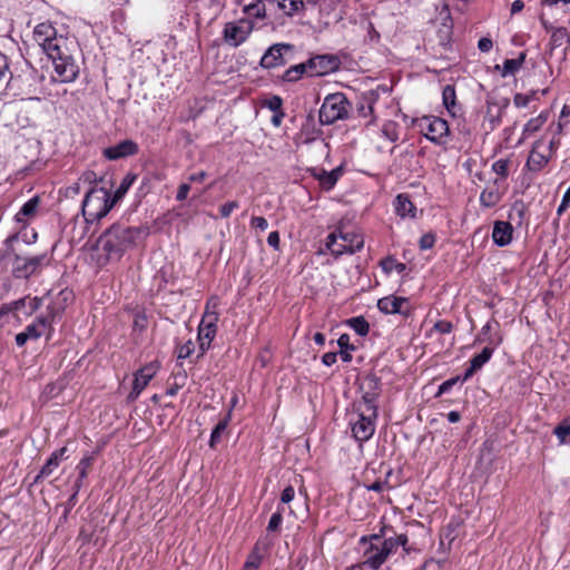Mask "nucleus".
<instances>
[{"mask_svg":"<svg viewBox=\"0 0 570 570\" xmlns=\"http://www.w3.org/2000/svg\"><path fill=\"white\" fill-rule=\"evenodd\" d=\"M264 550L265 548H262L261 543L257 542L253 551L247 557V560L244 564V570H257L262 563Z\"/></svg>","mask_w":570,"mask_h":570,"instance_id":"obj_27","label":"nucleus"},{"mask_svg":"<svg viewBox=\"0 0 570 570\" xmlns=\"http://www.w3.org/2000/svg\"><path fill=\"white\" fill-rule=\"evenodd\" d=\"M493 348L485 346L482 352L470 361V366L466 368L462 381H466L469 377H471L476 371H479L492 356Z\"/></svg>","mask_w":570,"mask_h":570,"instance_id":"obj_21","label":"nucleus"},{"mask_svg":"<svg viewBox=\"0 0 570 570\" xmlns=\"http://www.w3.org/2000/svg\"><path fill=\"white\" fill-rule=\"evenodd\" d=\"M295 497V490L292 485L286 487L281 494V502L289 503Z\"/></svg>","mask_w":570,"mask_h":570,"instance_id":"obj_52","label":"nucleus"},{"mask_svg":"<svg viewBox=\"0 0 570 570\" xmlns=\"http://www.w3.org/2000/svg\"><path fill=\"white\" fill-rule=\"evenodd\" d=\"M142 234L140 227H131L124 223H115L97 239L96 247L101 253L98 262L102 265L119 261L124 254L137 245Z\"/></svg>","mask_w":570,"mask_h":570,"instance_id":"obj_2","label":"nucleus"},{"mask_svg":"<svg viewBox=\"0 0 570 570\" xmlns=\"http://www.w3.org/2000/svg\"><path fill=\"white\" fill-rule=\"evenodd\" d=\"M435 243V236L431 233L424 234L420 238V248L421 249H430L434 246Z\"/></svg>","mask_w":570,"mask_h":570,"instance_id":"obj_48","label":"nucleus"},{"mask_svg":"<svg viewBox=\"0 0 570 570\" xmlns=\"http://www.w3.org/2000/svg\"><path fill=\"white\" fill-rule=\"evenodd\" d=\"M414 530L425 532L422 527L414 524L411 530L394 538V563L397 570H415L422 561V548L415 539Z\"/></svg>","mask_w":570,"mask_h":570,"instance_id":"obj_4","label":"nucleus"},{"mask_svg":"<svg viewBox=\"0 0 570 570\" xmlns=\"http://www.w3.org/2000/svg\"><path fill=\"white\" fill-rule=\"evenodd\" d=\"M413 305L409 298L394 296V315H402L404 318H409L412 315Z\"/></svg>","mask_w":570,"mask_h":570,"instance_id":"obj_32","label":"nucleus"},{"mask_svg":"<svg viewBox=\"0 0 570 570\" xmlns=\"http://www.w3.org/2000/svg\"><path fill=\"white\" fill-rule=\"evenodd\" d=\"M481 205L485 207H493L500 202V195L495 190H483L480 195Z\"/></svg>","mask_w":570,"mask_h":570,"instance_id":"obj_39","label":"nucleus"},{"mask_svg":"<svg viewBox=\"0 0 570 570\" xmlns=\"http://www.w3.org/2000/svg\"><path fill=\"white\" fill-rule=\"evenodd\" d=\"M395 212L402 218H415L416 216V207L405 194L396 196Z\"/></svg>","mask_w":570,"mask_h":570,"instance_id":"obj_22","label":"nucleus"},{"mask_svg":"<svg viewBox=\"0 0 570 570\" xmlns=\"http://www.w3.org/2000/svg\"><path fill=\"white\" fill-rule=\"evenodd\" d=\"M66 453H67L66 446L55 451L50 455V458L48 459L46 464L41 468L40 472L37 474L33 482L38 483L41 479H45V478H48L49 475H51L52 472L58 468L61 459L65 456Z\"/></svg>","mask_w":570,"mask_h":570,"instance_id":"obj_20","label":"nucleus"},{"mask_svg":"<svg viewBox=\"0 0 570 570\" xmlns=\"http://www.w3.org/2000/svg\"><path fill=\"white\" fill-rule=\"evenodd\" d=\"M157 372V366L153 363L144 366L140 368L134 380L132 390L128 395V399L130 401H135L139 394L142 392V390L148 385L150 380L155 376Z\"/></svg>","mask_w":570,"mask_h":570,"instance_id":"obj_17","label":"nucleus"},{"mask_svg":"<svg viewBox=\"0 0 570 570\" xmlns=\"http://www.w3.org/2000/svg\"><path fill=\"white\" fill-rule=\"evenodd\" d=\"M455 89L451 85H446L442 91L443 104L451 111L455 106Z\"/></svg>","mask_w":570,"mask_h":570,"instance_id":"obj_41","label":"nucleus"},{"mask_svg":"<svg viewBox=\"0 0 570 570\" xmlns=\"http://www.w3.org/2000/svg\"><path fill=\"white\" fill-rule=\"evenodd\" d=\"M138 153V145L130 139L120 141L115 146L107 147L102 150L104 156L109 160H117Z\"/></svg>","mask_w":570,"mask_h":570,"instance_id":"obj_18","label":"nucleus"},{"mask_svg":"<svg viewBox=\"0 0 570 570\" xmlns=\"http://www.w3.org/2000/svg\"><path fill=\"white\" fill-rule=\"evenodd\" d=\"M525 52H521L515 59H507L503 62L502 76L514 75L523 65L525 60Z\"/></svg>","mask_w":570,"mask_h":570,"instance_id":"obj_31","label":"nucleus"},{"mask_svg":"<svg viewBox=\"0 0 570 570\" xmlns=\"http://www.w3.org/2000/svg\"><path fill=\"white\" fill-rule=\"evenodd\" d=\"M33 40L52 60L55 71L61 82H71L77 78L79 66L67 52V39L58 36L50 23H39L35 28Z\"/></svg>","mask_w":570,"mask_h":570,"instance_id":"obj_1","label":"nucleus"},{"mask_svg":"<svg viewBox=\"0 0 570 570\" xmlns=\"http://www.w3.org/2000/svg\"><path fill=\"white\" fill-rule=\"evenodd\" d=\"M341 171V167H337L331 171H326L325 169H313V176L320 180L321 185L325 189H331L336 184Z\"/></svg>","mask_w":570,"mask_h":570,"instance_id":"obj_24","label":"nucleus"},{"mask_svg":"<svg viewBox=\"0 0 570 570\" xmlns=\"http://www.w3.org/2000/svg\"><path fill=\"white\" fill-rule=\"evenodd\" d=\"M284 117L285 112L283 110H279L278 112H274L271 121L275 127H279Z\"/></svg>","mask_w":570,"mask_h":570,"instance_id":"obj_64","label":"nucleus"},{"mask_svg":"<svg viewBox=\"0 0 570 570\" xmlns=\"http://www.w3.org/2000/svg\"><path fill=\"white\" fill-rule=\"evenodd\" d=\"M341 60L335 55H317L306 61L309 67V76H324L340 68Z\"/></svg>","mask_w":570,"mask_h":570,"instance_id":"obj_12","label":"nucleus"},{"mask_svg":"<svg viewBox=\"0 0 570 570\" xmlns=\"http://www.w3.org/2000/svg\"><path fill=\"white\" fill-rule=\"evenodd\" d=\"M547 115L546 114H540L538 117L535 118H531L525 125H524V128H523V136H530L532 134H534L535 131L540 130V128L544 125V122L547 121Z\"/></svg>","mask_w":570,"mask_h":570,"instance_id":"obj_37","label":"nucleus"},{"mask_svg":"<svg viewBox=\"0 0 570 570\" xmlns=\"http://www.w3.org/2000/svg\"><path fill=\"white\" fill-rule=\"evenodd\" d=\"M278 8L287 16H293L304 8L303 0H278Z\"/></svg>","mask_w":570,"mask_h":570,"instance_id":"obj_36","label":"nucleus"},{"mask_svg":"<svg viewBox=\"0 0 570 570\" xmlns=\"http://www.w3.org/2000/svg\"><path fill=\"white\" fill-rule=\"evenodd\" d=\"M539 146L540 142L537 141L527 160V167L532 171L541 170L549 163V157L539 151Z\"/></svg>","mask_w":570,"mask_h":570,"instance_id":"obj_23","label":"nucleus"},{"mask_svg":"<svg viewBox=\"0 0 570 570\" xmlns=\"http://www.w3.org/2000/svg\"><path fill=\"white\" fill-rule=\"evenodd\" d=\"M94 462V454L86 455L80 460V462L77 465L78 479L75 482V488L80 489L82 487L83 480L88 476V473L91 470Z\"/></svg>","mask_w":570,"mask_h":570,"instance_id":"obj_25","label":"nucleus"},{"mask_svg":"<svg viewBox=\"0 0 570 570\" xmlns=\"http://www.w3.org/2000/svg\"><path fill=\"white\" fill-rule=\"evenodd\" d=\"M282 510H283V508H278L277 511L272 514L268 525H267V531L276 532L279 530V527L283 521V515H282L283 511Z\"/></svg>","mask_w":570,"mask_h":570,"instance_id":"obj_42","label":"nucleus"},{"mask_svg":"<svg viewBox=\"0 0 570 570\" xmlns=\"http://www.w3.org/2000/svg\"><path fill=\"white\" fill-rule=\"evenodd\" d=\"M238 206L239 205L236 200L225 203L219 208L222 217H224V218L228 217L234 209L238 208Z\"/></svg>","mask_w":570,"mask_h":570,"instance_id":"obj_50","label":"nucleus"},{"mask_svg":"<svg viewBox=\"0 0 570 570\" xmlns=\"http://www.w3.org/2000/svg\"><path fill=\"white\" fill-rule=\"evenodd\" d=\"M346 325L355 331L356 334L365 336L368 333V323L363 316L346 320Z\"/></svg>","mask_w":570,"mask_h":570,"instance_id":"obj_38","label":"nucleus"},{"mask_svg":"<svg viewBox=\"0 0 570 570\" xmlns=\"http://www.w3.org/2000/svg\"><path fill=\"white\" fill-rule=\"evenodd\" d=\"M187 380V375L185 372H179L174 375V382L169 385L166 391L167 395L174 396L177 394L178 390L181 389Z\"/></svg>","mask_w":570,"mask_h":570,"instance_id":"obj_40","label":"nucleus"},{"mask_svg":"<svg viewBox=\"0 0 570 570\" xmlns=\"http://www.w3.org/2000/svg\"><path fill=\"white\" fill-rule=\"evenodd\" d=\"M509 106V99H497L493 96L487 97V110L484 122H488V129L493 130L501 124L502 112Z\"/></svg>","mask_w":570,"mask_h":570,"instance_id":"obj_14","label":"nucleus"},{"mask_svg":"<svg viewBox=\"0 0 570 570\" xmlns=\"http://www.w3.org/2000/svg\"><path fill=\"white\" fill-rule=\"evenodd\" d=\"M513 228L509 222L494 223L492 239L498 246H505L512 240Z\"/></svg>","mask_w":570,"mask_h":570,"instance_id":"obj_19","label":"nucleus"},{"mask_svg":"<svg viewBox=\"0 0 570 570\" xmlns=\"http://www.w3.org/2000/svg\"><path fill=\"white\" fill-rule=\"evenodd\" d=\"M250 223H252V226L254 228H257V229H261V230H265L268 227L267 220L264 217H261V216H254L252 218Z\"/></svg>","mask_w":570,"mask_h":570,"instance_id":"obj_56","label":"nucleus"},{"mask_svg":"<svg viewBox=\"0 0 570 570\" xmlns=\"http://www.w3.org/2000/svg\"><path fill=\"white\" fill-rule=\"evenodd\" d=\"M228 420L229 417L226 416L224 417L223 420H220L216 426L214 428L212 434H210V440H209V446L212 449L216 448L217 443L220 442V439H222V435L226 432L227 430V426H228Z\"/></svg>","mask_w":570,"mask_h":570,"instance_id":"obj_33","label":"nucleus"},{"mask_svg":"<svg viewBox=\"0 0 570 570\" xmlns=\"http://www.w3.org/2000/svg\"><path fill=\"white\" fill-rule=\"evenodd\" d=\"M45 261H48L47 254L31 257L16 255L13 261V275L17 278H28L43 265Z\"/></svg>","mask_w":570,"mask_h":570,"instance_id":"obj_13","label":"nucleus"},{"mask_svg":"<svg viewBox=\"0 0 570 570\" xmlns=\"http://www.w3.org/2000/svg\"><path fill=\"white\" fill-rule=\"evenodd\" d=\"M377 307L385 315L391 314L392 313V298L390 296H386V297L379 299Z\"/></svg>","mask_w":570,"mask_h":570,"instance_id":"obj_49","label":"nucleus"},{"mask_svg":"<svg viewBox=\"0 0 570 570\" xmlns=\"http://www.w3.org/2000/svg\"><path fill=\"white\" fill-rule=\"evenodd\" d=\"M293 49L288 43H275L267 49L261 59V66L266 69L285 65L284 53Z\"/></svg>","mask_w":570,"mask_h":570,"instance_id":"obj_16","label":"nucleus"},{"mask_svg":"<svg viewBox=\"0 0 570 570\" xmlns=\"http://www.w3.org/2000/svg\"><path fill=\"white\" fill-rule=\"evenodd\" d=\"M193 352V343L189 341L178 348L177 357L179 360L187 358Z\"/></svg>","mask_w":570,"mask_h":570,"instance_id":"obj_51","label":"nucleus"},{"mask_svg":"<svg viewBox=\"0 0 570 570\" xmlns=\"http://www.w3.org/2000/svg\"><path fill=\"white\" fill-rule=\"evenodd\" d=\"M71 297V292L61 291L58 295V301L53 302L47 307V314L38 317L36 324L39 328L46 332V338L50 340L52 333V323L57 315L65 309V304Z\"/></svg>","mask_w":570,"mask_h":570,"instance_id":"obj_10","label":"nucleus"},{"mask_svg":"<svg viewBox=\"0 0 570 570\" xmlns=\"http://www.w3.org/2000/svg\"><path fill=\"white\" fill-rule=\"evenodd\" d=\"M218 307V298L217 297H212L210 299H208L207 304H206V309H205V313H213V312H217Z\"/></svg>","mask_w":570,"mask_h":570,"instance_id":"obj_63","label":"nucleus"},{"mask_svg":"<svg viewBox=\"0 0 570 570\" xmlns=\"http://www.w3.org/2000/svg\"><path fill=\"white\" fill-rule=\"evenodd\" d=\"M569 43V35L566 28L553 29L550 45L552 48L566 47Z\"/></svg>","mask_w":570,"mask_h":570,"instance_id":"obj_34","label":"nucleus"},{"mask_svg":"<svg viewBox=\"0 0 570 570\" xmlns=\"http://www.w3.org/2000/svg\"><path fill=\"white\" fill-rule=\"evenodd\" d=\"M305 73L307 76H309V67L306 66V62L298 63V65L292 66L284 72L283 80L288 81V82H294V81L299 80L303 77V75H305Z\"/></svg>","mask_w":570,"mask_h":570,"instance_id":"obj_26","label":"nucleus"},{"mask_svg":"<svg viewBox=\"0 0 570 570\" xmlns=\"http://www.w3.org/2000/svg\"><path fill=\"white\" fill-rule=\"evenodd\" d=\"M267 243L274 249H278L279 247V234L278 232H272L267 237Z\"/></svg>","mask_w":570,"mask_h":570,"instance_id":"obj_60","label":"nucleus"},{"mask_svg":"<svg viewBox=\"0 0 570 570\" xmlns=\"http://www.w3.org/2000/svg\"><path fill=\"white\" fill-rule=\"evenodd\" d=\"M243 11L247 16L256 19H263L266 14V8L263 0H256L253 3L245 6Z\"/></svg>","mask_w":570,"mask_h":570,"instance_id":"obj_35","label":"nucleus"},{"mask_svg":"<svg viewBox=\"0 0 570 570\" xmlns=\"http://www.w3.org/2000/svg\"><path fill=\"white\" fill-rule=\"evenodd\" d=\"M263 106L267 107L273 112H278L279 110H283V100L279 96L275 95L264 100Z\"/></svg>","mask_w":570,"mask_h":570,"instance_id":"obj_43","label":"nucleus"},{"mask_svg":"<svg viewBox=\"0 0 570 570\" xmlns=\"http://www.w3.org/2000/svg\"><path fill=\"white\" fill-rule=\"evenodd\" d=\"M348 106L350 102L343 94L328 95L320 109V122L332 125L340 119H345L348 115Z\"/></svg>","mask_w":570,"mask_h":570,"instance_id":"obj_6","label":"nucleus"},{"mask_svg":"<svg viewBox=\"0 0 570 570\" xmlns=\"http://www.w3.org/2000/svg\"><path fill=\"white\" fill-rule=\"evenodd\" d=\"M493 46V42L490 38H481L478 42V48L480 49V51L482 52H488L491 50Z\"/></svg>","mask_w":570,"mask_h":570,"instance_id":"obj_58","label":"nucleus"},{"mask_svg":"<svg viewBox=\"0 0 570 570\" xmlns=\"http://www.w3.org/2000/svg\"><path fill=\"white\" fill-rule=\"evenodd\" d=\"M421 570H445V564L440 561L425 562Z\"/></svg>","mask_w":570,"mask_h":570,"instance_id":"obj_57","label":"nucleus"},{"mask_svg":"<svg viewBox=\"0 0 570 570\" xmlns=\"http://www.w3.org/2000/svg\"><path fill=\"white\" fill-rule=\"evenodd\" d=\"M433 328L435 331H438L439 333L446 334L452 331L453 326H452V323H450L448 321H439L434 324Z\"/></svg>","mask_w":570,"mask_h":570,"instance_id":"obj_54","label":"nucleus"},{"mask_svg":"<svg viewBox=\"0 0 570 570\" xmlns=\"http://www.w3.org/2000/svg\"><path fill=\"white\" fill-rule=\"evenodd\" d=\"M456 530L458 525L450 523L441 531L440 546L444 551L451 549V544L456 538Z\"/></svg>","mask_w":570,"mask_h":570,"instance_id":"obj_28","label":"nucleus"},{"mask_svg":"<svg viewBox=\"0 0 570 570\" xmlns=\"http://www.w3.org/2000/svg\"><path fill=\"white\" fill-rule=\"evenodd\" d=\"M254 29V23L250 19H240L237 22L225 23L223 30V39L230 47H238L249 37Z\"/></svg>","mask_w":570,"mask_h":570,"instance_id":"obj_9","label":"nucleus"},{"mask_svg":"<svg viewBox=\"0 0 570 570\" xmlns=\"http://www.w3.org/2000/svg\"><path fill=\"white\" fill-rule=\"evenodd\" d=\"M356 420H351V430L353 438L360 443L367 441L374 433L373 417L376 416V405L372 399L363 396V401L357 405Z\"/></svg>","mask_w":570,"mask_h":570,"instance_id":"obj_5","label":"nucleus"},{"mask_svg":"<svg viewBox=\"0 0 570 570\" xmlns=\"http://www.w3.org/2000/svg\"><path fill=\"white\" fill-rule=\"evenodd\" d=\"M39 205L38 197H33L29 199L27 203L23 204V206L20 208L18 214L16 215V218L18 222H24L28 217H31L36 214V210Z\"/></svg>","mask_w":570,"mask_h":570,"instance_id":"obj_29","label":"nucleus"},{"mask_svg":"<svg viewBox=\"0 0 570 570\" xmlns=\"http://www.w3.org/2000/svg\"><path fill=\"white\" fill-rule=\"evenodd\" d=\"M337 360V353L335 352H327L322 356V362L326 366L333 365Z\"/></svg>","mask_w":570,"mask_h":570,"instance_id":"obj_59","label":"nucleus"},{"mask_svg":"<svg viewBox=\"0 0 570 570\" xmlns=\"http://www.w3.org/2000/svg\"><path fill=\"white\" fill-rule=\"evenodd\" d=\"M218 321V313H204L200 325L198 337L200 342L202 351H205L210 346V343L216 334V323Z\"/></svg>","mask_w":570,"mask_h":570,"instance_id":"obj_15","label":"nucleus"},{"mask_svg":"<svg viewBox=\"0 0 570 570\" xmlns=\"http://www.w3.org/2000/svg\"><path fill=\"white\" fill-rule=\"evenodd\" d=\"M459 380H460V376H456V377H452V379L443 382L439 387L436 396L448 392L453 385H455L458 383Z\"/></svg>","mask_w":570,"mask_h":570,"instance_id":"obj_53","label":"nucleus"},{"mask_svg":"<svg viewBox=\"0 0 570 570\" xmlns=\"http://www.w3.org/2000/svg\"><path fill=\"white\" fill-rule=\"evenodd\" d=\"M534 97V92L531 95L517 94L513 98V102L518 108L527 107L530 100Z\"/></svg>","mask_w":570,"mask_h":570,"instance_id":"obj_47","label":"nucleus"},{"mask_svg":"<svg viewBox=\"0 0 570 570\" xmlns=\"http://www.w3.org/2000/svg\"><path fill=\"white\" fill-rule=\"evenodd\" d=\"M9 72L7 57L0 53V81L6 77Z\"/></svg>","mask_w":570,"mask_h":570,"instance_id":"obj_61","label":"nucleus"},{"mask_svg":"<svg viewBox=\"0 0 570 570\" xmlns=\"http://www.w3.org/2000/svg\"><path fill=\"white\" fill-rule=\"evenodd\" d=\"M136 175L127 174L119 187L116 189L114 197L105 188H90L82 200L81 210L87 222H94L105 217L114 205L121 199L134 184Z\"/></svg>","mask_w":570,"mask_h":570,"instance_id":"obj_3","label":"nucleus"},{"mask_svg":"<svg viewBox=\"0 0 570 570\" xmlns=\"http://www.w3.org/2000/svg\"><path fill=\"white\" fill-rule=\"evenodd\" d=\"M372 539L376 541V543H371V546L365 550V560L363 563L371 569L376 570L389 557L391 548L387 547V540L382 541L379 535H373Z\"/></svg>","mask_w":570,"mask_h":570,"instance_id":"obj_11","label":"nucleus"},{"mask_svg":"<svg viewBox=\"0 0 570 570\" xmlns=\"http://www.w3.org/2000/svg\"><path fill=\"white\" fill-rule=\"evenodd\" d=\"M23 332L26 333L29 340H37L40 336L46 335V332L40 330L39 324L36 323L28 325Z\"/></svg>","mask_w":570,"mask_h":570,"instance_id":"obj_46","label":"nucleus"},{"mask_svg":"<svg viewBox=\"0 0 570 570\" xmlns=\"http://www.w3.org/2000/svg\"><path fill=\"white\" fill-rule=\"evenodd\" d=\"M553 433L557 435L561 443H564L567 436L570 435V423H561L557 425Z\"/></svg>","mask_w":570,"mask_h":570,"instance_id":"obj_45","label":"nucleus"},{"mask_svg":"<svg viewBox=\"0 0 570 570\" xmlns=\"http://www.w3.org/2000/svg\"><path fill=\"white\" fill-rule=\"evenodd\" d=\"M337 345L340 346V356L343 362H351L352 355L351 351L355 350V346L350 343L348 334H342L337 340Z\"/></svg>","mask_w":570,"mask_h":570,"instance_id":"obj_30","label":"nucleus"},{"mask_svg":"<svg viewBox=\"0 0 570 570\" xmlns=\"http://www.w3.org/2000/svg\"><path fill=\"white\" fill-rule=\"evenodd\" d=\"M80 193L79 183H73L72 185L66 188L65 195L66 197H75Z\"/></svg>","mask_w":570,"mask_h":570,"instance_id":"obj_62","label":"nucleus"},{"mask_svg":"<svg viewBox=\"0 0 570 570\" xmlns=\"http://www.w3.org/2000/svg\"><path fill=\"white\" fill-rule=\"evenodd\" d=\"M340 238L342 239V244H336L337 240V234L331 233L327 236L326 246L327 248L336 256L342 255L343 253H355L363 248L364 246V239L362 235L356 233H350V232H340Z\"/></svg>","mask_w":570,"mask_h":570,"instance_id":"obj_8","label":"nucleus"},{"mask_svg":"<svg viewBox=\"0 0 570 570\" xmlns=\"http://www.w3.org/2000/svg\"><path fill=\"white\" fill-rule=\"evenodd\" d=\"M412 122L421 134L435 144H442L443 138L446 137L450 131L448 122L435 116H423L421 118L413 119Z\"/></svg>","mask_w":570,"mask_h":570,"instance_id":"obj_7","label":"nucleus"},{"mask_svg":"<svg viewBox=\"0 0 570 570\" xmlns=\"http://www.w3.org/2000/svg\"><path fill=\"white\" fill-rule=\"evenodd\" d=\"M189 190H190V185L189 184H186V183L181 184L178 187L176 199L178 202L185 200L187 198V196H188Z\"/></svg>","mask_w":570,"mask_h":570,"instance_id":"obj_55","label":"nucleus"},{"mask_svg":"<svg viewBox=\"0 0 570 570\" xmlns=\"http://www.w3.org/2000/svg\"><path fill=\"white\" fill-rule=\"evenodd\" d=\"M492 169L495 174L505 178L509 174V160L508 159H499L492 165Z\"/></svg>","mask_w":570,"mask_h":570,"instance_id":"obj_44","label":"nucleus"}]
</instances>
